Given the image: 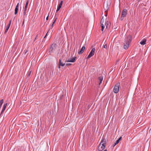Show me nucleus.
<instances>
[{"label": "nucleus", "mask_w": 151, "mask_h": 151, "mask_svg": "<svg viewBox=\"0 0 151 151\" xmlns=\"http://www.w3.org/2000/svg\"><path fill=\"white\" fill-rule=\"evenodd\" d=\"M7 103H6V104H5L4 105V106L3 107V108L2 109V110L1 112V114H3V112H4V110H5V109H6V108L7 106Z\"/></svg>", "instance_id": "ddd939ff"}, {"label": "nucleus", "mask_w": 151, "mask_h": 151, "mask_svg": "<svg viewBox=\"0 0 151 151\" xmlns=\"http://www.w3.org/2000/svg\"><path fill=\"white\" fill-rule=\"evenodd\" d=\"M106 145V140L104 137H103L98 147L99 151H102L104 150Z\"/></svg>", "instance_id": "f257e3e1"}, {"label": "nucleus", "mask_w": 151, "mask_h": 151, "mask_svg": "<svg viewBox=\"0 0 151 151\" xmlns=\"http://www.w3.org/2000/svg\"><path fill=\"white\" fill-rule=\"evenodd\" d=\"M59 65H60L61 66H63L65 65V63H63L62 62H61V61L60 59L59 60Z\"/></svg>", "instance_id": "a211bd4d"}, {"label": "nucleus", "mask_w": 151, "mask_h": 151, "mask_svg": "<svg viewBox=\"0 0 151 151\" xmlns=\"http://www.w3.org/2000/svg\"><path fill=\"white\" fill-rule=\"evenodd\" d=\"M4 103V100L3 99L1 100L0 101V109L1 108L2 105Z\"/></svg>", "instance_id": "6ab92c4d"}, {"label": "nucleus", "mask_w": 151, "mask_h": 151, "mask_svg": "<svg viewBox=\"0 0 151 151\" xmlns=\"http://www.w3.org/2000/svg\"><path fill=\"white\" fill-rule=\"evenodd\" d=\"M11 22V20H10V21H9V24L6 26V29L5 30V32H4V33L5 34H6V33L7 32V31H8V29H9L10 26Z\"/></svg>", "instance_id": "6e6552de"}, {"label": "nucleus", "mask_w": 151, "mask_h": 151, "mask_svg": "<svg viewBox=\"0 0 151 151\" xmlns=\"http://www.w3.org/2000/svg\"><path fill=\"white\" fill-rule=\"evenodd\" d=\"M53 24H52L51 26H50L49 30H50L51 29H52V27H53Z\"/></svg>", "instance_id": "b1692460"}, {"label": "nucleus", "mask_w": 151, "mask_h": 151, "mask_svg": "<svg viewBox=\"0 0 151 151\" xmlns=\"http://www.w3.org/2000/svg\"><path fill=\"white\" fill-rule=\"evenodd\" d=\"M71 65V63H67V64H66V66H69L70 65Z\"/></svg>", "instance_id": "bb28decb"}, {"label": "nucleus", "mask_w": 151, "mask_h": 151, "mask_svg": "<svg viewBox=\"0 0 151 151\" xmlns=\"http://www.w3.org/2000/svg\"><path fill=\"white\" fill-rule=\"evenodd\" d=\"M31 71H30L29 73V74L27 76V77L28 78L30 76V75H31Z\"/></svg>", "instance_id": "a878e982"}, {"label": "nucleus", "mask_w": 151, "mask_h": 151, "mask_svg": "<svg viewBox=\"0 0 151 151\" xmlns=\"http://www.w3.org/2000/svg\"><path fill=\"white\" fill-rule=\"evenodd\" d=\"M149 132H150L151 133V128L149 130Z\"/></svg>", "instance_id": "e433bc0d"}, {"label": "nucleus", "mask_w": 151, "mask_h": 151, "mask_svg": "<svg viewBox=\"0 0 151 151\" xmlns=\"http://www.w3.org/2000/svg\"><path fill=\"white\" fill-rule=\"evenodd\" d=\"M85 46H83L81 48V50L78 52V54L79 55H81L83 53L85 49Z\"/></svg>", "instance_id": "1a4fd4ad"}, {"label": "nucleus", "mask_w": 151, "mask_h": 151, "mask_svg": "<svg viewBox=\"0 0 151 151\" xmlns=\"http://www.w3.org/2000/svg\"><path fill=\"white\" fill-rule=\"evenodd\" d=\"M132 36L130 35H129L127 36L126 40V42L130 44L132 41Z\"/></svg>", "instance_id": "0eeeda50"}, {"label": "nucleus", "mask_w": 151, "mask_h": 151, "mask_svg": "<svg viewBox=\"0 0 151 151\" xmlns=\"http://www.w3.org/2000/svg\"><path fill=\"white\" fill-rule=\"evenodd\" d=\"M18 8H15V10H14V11H15L14 14L15 15L17 14V12H18Z\"/></svg>", "instance_id": "aec40b11"}, {"label": "nucleus", "mask_w": 151, "mask_h": 151, "mask_svg": "<svg viewBox=\"0 0 151 151\" xmlns=\"http://www.w3.org/2000/svg\"><path fill=\"white\" fill-rule=\"evenodd\" d=\"M49 31H50V30H49L48 31H47V34H46V35H45V37H44V38H45V37H46V36H47V34H48V32H49Z\"/></svg>", "instance_id": "c756f323"}, {"label": "nucleus", "mask_w": 151, "mask_h": 151, "mask_svg": "<svg viewBox=\"0 0 151 151\" xmlns=\"http://www.w3.org/2000/svg\"><path fill=\"white\" fill-rule=\"evenodd\" d=\"M111 4L110 1H109V4L106 1L104 2V8L105 13V16H106L107 15L108 11L109 9V6Z\"/></svg>", "instance_id": "f03ea898"}, {"label": "nucleus", "mask_w": 151, "mask_h": 151, "mask_svg": "<svg viewBox=\"0 0 151 151\" xmlns=\"http://www.w3.org/2000/svg\"><path fill=\"white\" fill-rule=\"evenodd\" d=\"M95 51V49L94 48H93L91 50V52H90L88 56V57L87 58L89 59L94 54Z\"/></svg>", "instance_id": "423d86ee"}, {"label": "nucleus", "mask_w": 151, "mask_h": 151, "mask_svg": "<svg viewBox=\"0 0 151 151\" xmlns=\"http://www.w3.org/2000/svg\"><path fill=\"white\" fill-rule=\"evenodd\" d=\"M19 3H18L17 4V5L16 6V8H18V7H19Z\"/></svg>", "instance_id": "473e14b6"}, {"label": "nucleus", "mask_w": 151, "mask_h": 151, "mask_svg": "<svg viewBox=\"0 0 151 151\" xmlns=\"http://www.w3.org/2000/svg\"><path fill=\"white\" fill-rule=\"evenodd\" d=\"M105 25L106 26V28H108L109 27V22L108 21L106 22H105Z\"/></svg>", "instance_id": "dca6fc26"}, {"label": "nucleus", "mask_w": 151, "mask_h": 151, "mask_svg": "<svg viewBox=\"0 0 151 151\" xmlns=\"http://www.w3.org/2000/svg\"><path fill=\"white\" fill-rule=\"evenodd\" d=\"M60 65H59V66H58V68H60Z\"/></svg>", "instance_id": "c9c22d12"}, {"label": "nucleus", "mask_w": 151, "mask_h": 151, "mask_svg": "<svg viewBox=\"0 0 151 151\" xmlns=\"http://www.w3.org/2000/svg\"><path fill=\"white\" fill-rule=\"evenodd\" d=\"M119 142V141H118V140H117L116 142L115 143H114V144L113 145V147H114L115 146L116 144H118Z\"/></svg>", "instance_id": "5701e85b"}, {"label": "nucleus", "mask_w": 151, "mask_h": 151, "mask_svg": "<svg viewBox=\"0 0 151 151\" xmlns=\"http://www.w3.org/2000/svg\"><path fill=\"white\" fill-rule=\"evenodd\" d=\"M76 58V57L72 58L71 59L70 58V59H69L67 61V62L72 63L74 62L75 61V59Z\"/></svg>", "instance_id": "9d476101"}, {"label": "nucleus", "mask_w": 151, "mask_h": 151, "mask_svg": "<svg viewBox=\"0 0 151 151\" xmlns=\"http://www.w3.org/2000/svg\"><path fill=\"white\" fill-rule=\"evenodd\" d=\"M26 10H24V15H25L26 14Z\"/></svg>", "instance_id": "7c9ffc66"}, {"label": "nucleus", "mask_w": 151, "mask_h": 151, "mask_svg": "<svg viewBox=\"0 0 151 151\" xmlns=\"http://www.w3.org/2000/svg\"><path fill=\"white\" fill-rule=\"evenodd\" d=\"M101 30L102 31H103L104 29V26L103 24H101Z\"/></svg>", "instance_id": "4be33fe9"}, {"label": "nucleus", "mask_w": 151, "mask_h": 151, "mask_svg": "<svg viewBox=\"0 0 151 151\" xmlns=\"http://www.w3.org/2000/svg\"><path fill=\"white\" fill-rule=\"evenodd\" d=\"M24 21H23V24L24 23Z\"/></svg>", "instance_id": "58836bf2"}, {"label": "nucleus", "mask_w": 151, "mask_h": 151, "mask_svg": "<svg viewBox=\"0 0 151 151\" xmlns=\"http://www.w3.org/2000/svg\"><path fill=\"white\" fill-rule=\"evenodd\" d=\"M98 79L99 80V85L101 83L103 79V77L102 76H100L99 77H98Z\"/></svg>", "instance_id": "2eb2a0df"}, {"label": "nucleus", "mask_w": 151, "mask_h": 151, "mask_svg": "<svg viewBox=\"0 0 151 151\" xmlns=\"http://www.w3.org/2000/svg\"><path fill=\"white\" fill-rule=\"evenodd\" d=\"M28 3H29V0H27V2H26L25 6L24 7V10H27V6H28Z\"/></svg>", "instance_id": "f3484780"}, {"label": "nucleus", "mask_w": 151, "mask_h": 151, "mask_svg": "<svg viewBox=\"0 0 151 151\" xmlns=\"http://www.w3.org/2000/svg\"><path fill=\"white\" fill-rule=\"evenodd\" d=\"M122 138V137L121 136L120 137L119 139L117 140L118 141H119H119L121 140Z\"/></svg>", "instance_id": "c85d7f7f"}, {"label": "nucleus", "mask_w": 151, "mask_h": 151, "mask_svg": "<svg viewBox=\"0 0 151 151\" xmlns=\"http://www.w3.org/2000/svg\"><path fill=\"white\" fill-rule=\"evenodd\" d=\"M129 44L127 43L126 42L125 44L124 45V48L126 50L129 47Z\"/></svg>", "instance_id": "f8f14e48"}, {"label": "nucleus", "mask_w": 151, "mask_h": 151, "mask_svg": "<svg viewBox=\"0 0 151 151\" xmlns=\"http://www.w3.org/2000/svg\"><path fill=\"white\" fill-rule=\"evenodd\" d=\"M127 11L126 9H124L122 10L121 18V20H123L124 17L126 16L127 14Z\"/></svg>", "instance_id": "39448f33"}, {"label": "nucleus", "mask_w": 151, "mask_h": 151, "mask_svg": "<svg viewBox=\"0 0 151 151\" xmlns=\"http://www.w3.org/2000/svg\"><path fill=\"white\" fill-rule=\"evenodd\" d=\"M120 83H117L115 85L114 88V92L115 93H117L119 91L120 87Z\"/></svg>", "instance_id": "20e7f679"}, {"label": "nucleus", "mask_w": 151, "mask_h": 151, "mask_svg": "<svg viewBox=\"0 0 151 151\" xmlns=\"http://www.w3.org/2000/svg\"><path fill=\"white\" fill-rule=\"evenodd\" d=\"M37 35L36 37H37ZM36 38H37V37H36L35 38V40L36 39Z\"/></svg>", "instance_id": "4c0bfd02"}, {"label": "nucleus", "mask_w": 151, "mask_h": 151, "mask_svg": "<svg viewBox=\"0 0 151 151\" xmlns=\"http://www.w3.org/2000/svg\"><path fill=\"white\" fill-rule=\"evenodd\" d=\"M107 45L106 44H105L103 46V48H105L106 49H107Z\"/></svg>", "instance_id": "393cba45"}, {"label": "nucleus", "mask_w": 151, "mask_h": 151, "mask_svg": "<svg viewBox=\"0 0 151 151\" xmlns=\"http://www.w3.org/2000/svg\"><path fill=\"white\" fill-rule=\"evenodd\" d=\"M146 39H144L142 40L140 42V43L141 45H144L146 44Z\"/></svg>", "instance_id": "4468645a"}, {"label": "nucleus", "mask_w": 151, "mask_h": 151, "mask_svg": "<svg viewBox=\"0 0 151 151\" xmlns=\"http://www.w3.org/2000/svg\"><path fill=\"white\" fill-rule=\"evenodd\" d=\"M57 45L56 44H52L49 48V52L50 53L53 52L57 49Z\"/></svg>", "instance_id": "7ed1b4c3"}, {"label": "nucleus", "mask_w": 151, "mask_h": 151, "mask_svg": "<svg viewBox=\"0 0 151 151\" xmlns=\"http://www.w3.org/2000/svg\"><path fill=\"white\" fill-rule=\"evenodd\" d=\"M19 3H18L17 4V5L16 6V8H18V7H19Z\"/></svg>", "instance_id": "2f4dec72"}, {"label": "nucleus", "mask_w": 151, "mask_h": 151, "mask_svg": "<svg viewBox=\"0 0 151 151\" xmlns=\"http://www.w3.org/2000/svg\"><path fill=\"white\" fill-rule=\"evenodd\" d=\"M56 19H57V18H55V20H54V21L52 23V24H55V22H56Z\"/></svg>", "instance_id": "cd10ccee"}, {"label": "nucleus", "mask_w": 151, "mask_h": 151, "mask_svg": "<svg viewBox=\"0 0 151 151\" xmlns=\"http://www.w3.org/2000/svg\"><path fill=\"white\" fill-rule=\"evenodd\" d=\"M49 15V14H48L47 16V17L46 18V19L47 20H48Z\"/></svg>", "instance_id": "72a5a7b5"}, {"label": "nucleus", "mask_w": 151, "mask_h": 151, "mask_svg": "<svg viewBox=\"0 0 151 151\" xmlns=\"http://www.w3.org/2000/svg\"><path fill=\"white\" fill-rule=\"evenodd\" d=\"M63 2V1H61L60 3L59 4L58 6V7L57 9L56 10V12H58L61 8L62 5V4Z\"/></svg>", "instance_id": "9b49d317"}, {"label": "nucleus", "mask_w": 151, "mask_h": 151, "mask_svg": "<svg viewBox=\"0 0 151 151\" xmlns=\"http://www.w3.org/2000/svg\"><path fill=\"white\" fill-rule=\"evenodd\" d=\"M28 49L27 50H26V51L25 52V53H24V54H26V53H27V52H28Z\"/></svg>", "instance_id": "f704fd0d"}, {"label": "nucleus", "mask_w": 151, "mask_h": 151, "mask_svg": "<svg viewBox=\"0 0 151 151\" xmlns=\"http://www.w3.org/2000/svg\"><path fill=\"white\" fill-rule=\"evenodd\" d=\"M103 17H102L101 20V22H100V23L101 24H103V23H104V19H103Z\"/></svg>", "instance_id": "412c9836"}]
</instances>
